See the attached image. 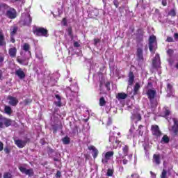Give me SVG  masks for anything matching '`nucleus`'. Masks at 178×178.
<instances>
[{"label":"nucleus","mask_w":178,"mask_h":178,"mask_svg":"<svg viewBox=\"0 0 178 178\" xmlns=\"http://www.w3.org/2000/svg\"><path fill=\"white\" fill-rule=\"evenodd\" d=\"M152 88H153L152 82H148V83H147V88L149 90H152Z\"/></svg>","instance_id":"49"},{"label":"nucleus","mask_w":178,"mask_h":178,"mask_svg":"<svg viewBox=\"0 0 178 178\" xmlns=\"http://www.w3.org/2000/svg\"><path fill=\"white\" fill-rule=\"evenodd\" d=\"M15 75H17L21 80L24 79L26 77V74L22 68H19L15 71Z\"/></svg>","instance_id":"21"},{"label":"nucleus","mask_w":178,"mask_h":178,"mask_svg":"<svg viewBox=\"0 0 178 178\" xmlns=\"http://www.w3.org/2000/svg\"><path fill=\"white\" fill-rule=\"evenodd\" d=\"M166 53H167V55H168V56H169L170 58H171L173 54H174V50L172 49H169L168 50H167Z\"/></svg>","instance_id":"40"},{"label":"nucleus","mask_w":178,"mask_h":178,"mask_svg":"<svg viewBox=\"0 0 178 178\" xmlns=\"http://www.w3.org/2000/svg\"><path fill=\"white\" fill-rule=\"evenodd\" d=\"M32 23V17L30 16L29 14H26L25 16V19L22 21V25L24 26H30Z\"/></svg>","instance_id":"16"},{"label":"nucleus","mask_w":178,"mask_h":178,"mask_svg":"<svg viewBox=\"0 0 178 178\" xmlns=\"http://www.w3.org/2000/svg\"><path fill=\"white\" fill-rule=\"evenodd\" d=\"M62 141H63V144L64 145H69L70 143V139L67 136L63 138Z\"/></svg>","instance_id":"32"},{"label":"nucleus","mask_w":178,"mask_h":178,"mask_svg":"<svg viewBox=\"0 0 178 178\" xmlns=\"http://www.w3.org/2000/svg\"><path fill=\"white\" fill-rule=\"evenodd\" d=\"M174 125H172V131L175 136H178V120L177 118H172Z\"/></svg>","instance_id":"14"},{"label":"nucleus","mask_w":178,"mask_h":178,"mask_svg":"<svg viewBox=\"0 0 178 178\" xmlns=\"http://www.w3.org/2000/svg\"><path fill=\"white\" fill-rule=\"evenodd\" d=\"M168 172L163 169L161 174V178H167Z\"/></svg>","instance_id":"38"},{"label":"nucleus","mask_w":178,"mask_h":178,"mask_svg":"<svg viewBox=\"0 0 178 178\" xmlns=\"http://www.w3.org/2000/svg\"><path fill=\"white\" fill-rule=\"evenodd\" d=\"M166 42H174V39L172 36H167Z\"/></svg>","instance_id":"42"},{"label":"nucleus","mask_w":178,"mask_h":178,"mask_svg":"<svg viewBox=\"0 0 178 178\" xmlns=\"http://www.w3.org/2000/svg\"><path fill=\"white\" fill-rule=\"evenodd\" d=\"M56 178H60L61 177V172L60 171H57L56 172Z\"/></svg>","instance_id":"56"},{"label":"nucleus","mask_w":178,"mask_h":178,"mask_svg":"<svg viewBox=\"0 0 178 178\" xmlns=\"http://www.w3.org/2000/svg\"><path fill=\"white\" fill-rule=\"evenodd\" d=\"M145 33V31L143 28L137 29V31H136V40L137 42V44L144 42Z\"/></svg>","instance_id":"4"},{"label":"nucleus","mask_w":178,"mask_h":178,"mask_svg":"<svg viewBox=\"0 0 178 178\" xmlns=\"http://www.w3.org/2000/svg\"><path fill=\"white\" fill-rule=\"evenodd\" d=\"M31 103H32V99H26L25 100H24V104H25V106H27Z\"/></svg>","instance_id":"41"},{"label":"nucleus","mask_w":178,"mask_h":178,"mask_svg":"<svg viewBox=\"0 0 178 178\" xmlns=\"http://www.w3.org/2000/svg\"><path fill=\"white\" fill-rule=\"evenodd\" d=\"M40 143L42 145H45V144H46L45 139L42 138V139L40 140Z\"/></svg>","instance_id":"55"},{"label":"nucleus","mask_w":178,"mask_h":178,"mask_svg":"<svg viewBox=\"0 0 178 178\" xmlns=\"http://www.w3.org/2000/svg\"><path fill=\"white\" fill-rule=\"evenodd\" d=\"M33 33L34 35L38 37H48V30L44 27H33Z\"/></svg>","instance_id":"2"},{"label":"nucleus","mask_w":178,"mask_h":178,"mask_svg":"<svg viewBox=\"0 0 178 178\" xmlns=\"http://www.w3.org/2000/svg\"><path fill=\"white\" fill-rule=\"evenodd\" d=\"M4 61V56H0V63H3Z\"/></svg>","instance_id":"63"},{"label":"nucleus","mask_w":178,"mask_h":178,"mask_svg":"<svg viewBox=\"0 0 178 178\" xmlns=\"http://www.w3.org/2000/svg\"><path fill=\"white\" fill-rule=\"evenodd\" d=\"M55 105H56V106H58V107H61L62 106L61 102L59 101V102H55Z\"/></svg>","instance_id":"58"},{"label":"nucleus","mask_w":178,"mask_h":178,"mask_svg":"<svg viewBox=\"0 0 178 178\" xmlns=\"http://www.w3.org/2000/svg\"><path fill=\"white\" fill-rule=\"evenodd\" d=\"M8 53L10 58H15L17 57V49L15 47L10 48L9 49Z\"/></svg>","instance_id":"22"},{"label":"nucleus","mask_w":178,"mask_h":178,"mask_svg":"<svg viewBox=\"0 0 178 178\" xmlns=\"http://www.w3.org/2000/svg\"><path fill=\"white\" fill-rule=\"evenodd\" d=\"M127 97V95L124 92H120L117 95L118 99H126Z\"/></svg>","instance_id":"28"},{"label":"nucleus","mask_w":178,"mask_h":178,"mask_svg":"<svg viewBox=\"0 0 178 178\" xmlns=\"http://www.w3.org/2000/svg\"><path fill=\"white\" fill-rule=\"evenodd\" d=\"M6 46V41L5 40V36L3 33L0 31V47H5Z\"/></svg>","instance_id":"24"},{"label":"nucleus","mask_w":178,"mask_h":178,"mask_svg":"<svg viewBox=\"0 0 178 178\" xmlns=\"http://www.w3.org/2000/svg\"><path fill=\"white\" fill-rule=\"evenodd\" d=\"M73 46L75 47V48H79L80 47V44L78 42H75L73 43Z\"/></svg>","instance_id":"53"},{"label":"nucleus","mask_w":178,"mask_h":178,"mask_svg":"<svg viewBox=\"0 0 178 178\" xmlns=\"http://www.w3.org/2000/svg\"><path fill=\"white\" fill-rule=\"evenodd\" d=\"M113 173H114V170L113 169H111V168L107 169V172H106V176L107 177L113 176Z\"/></svg>","instance_id":"33"},{"label":"nucleus","mask_w":178,"mask_h":178,"mask_svg":"<svg viewBox=\"0 0 178 178\" xmlns=\"http://www.w3.org/2000/svg\"><path fill=\"white\" fill-rule=\"evenodd\" d=\"M151 132L152 135H153L154 137H155L156 139H158L163 135V133L161 132L160 128L157 124H154L151 126Z\"/></svg>","instance_id":"6"},{"label":"nucleus","mask_w":178,"mask_h":178,"mask_svg":"<svg viewBox=\"0 0 178 178\" xmlns=\"http://www.w3.org/2000/svg\"><path fill=\"white\" fill-rule=\"evenodd\" d=\"M67 33H68V36H70V38H74V33H72V27H68Z\"/></svg>","instance_id":"36"},{"label":"nucleus","mask_w":178,"mask_h":178,"mask_svg":"<svg viewBox=\"0 0 178 178\" xmlns=\"http://www.w3.org/2000/svg\"><path fill=\"white\" fill-rule=\"evenodd\" d=\"M114 155V152H107L104 154V158L102 159V163L108 164V161Z\"/></svg>","instance_id":"10"},{"label":"nucleus","mask_w":178,"mask_h":178,"mask_svg":"<svg viewBox=\"0 0 178 178\" xmlns=\"http://www.w3.org/2000/svg\"><path fill=\"white\" fill-rule=\"evenodd\" d=\"M58 129V128L56 125H52V130L54 134H56Z\"/></svg>","instance_id":"46"},{"label":"nucleus","mask_w":178,"mask_h":178,"mask_svg":"<svg viewBox=\"0 0 178 178\" xmlns=\"http://www.w3.org/2000/svg\"><path fill=\"white\" fill-rule=\"evenodd\" d=\"M100 42V39L99 38H94V45H97L98 43Z\"/></svg>","instance_id":"50"},{"label":"nucleus","mask_w":178,"mask_h":178,"mask_svg":"<svg viewBox=\"0 0 178 178\" xmlns=\"http://www.w3.org/2000/svg\"><path fill=\"white\" fill-rule=\"evenodd\" d=\"M136 118L138 121H141L142 120V116L140 115V114H137Z\"/></svg>","instance_id":"54"},{"label":"nucleus","mask_w":178,"mask_h":178,"mask_svg":"<svg viewBox=\"0 0 178 178\" xmlns=\"http://www.w3.org/2000/svg\"><path fill=\"white\" fill-rule=\"evenodd\" d=\"M106 104V102L105 100V98L104 97H100V99H99V105L101 107L105 106Z\"/></svg>","instance_id":"29"},{"label":"nucleus","mask_w":178,"mask_h":178,"mask_svg":"<svg viewBox=\"0 0 178 178\" xmlns=\"http://www.w3.org/2000/svg\"><path fill=\"white\" fill-rule=\"evenodd\" d=\"M32 57H30V56H29V58H25L24 59H20V58H17V61L18 63H19L20 65H22L24 66H27L29 65V60H30V58H31Z\"/></svg>","instance_id":"19"},{"label":"nucleus","mask_w":178,"mask_h":178,"mask_svg":"<svg viewBox=\"0 0 178 178\" xmlns=\"http://www.w3.org/2000/svg\"><path fill=\"white\" fill-rule=\"evenodd\" d=\"M3 150V143L0 141V152Z\"/></svg>","instance_id":"60"},{"label":"nucleus","mask_w":178,"mask_h":178,"mask_svg":"<svg viewBox=\"0 0 178 178\" xmlns=\"http://www.w3.org/2000/svg\"><path fill=\"white\" fill-rule=\"evenodd\" d=\"M88 150L89 151H92V156L93 159H95L97 158L98 154H99V151L98 149L94 146V145H90L88 147Z\"/></svg>","instance_id":"18"},{"label":"nucleus","mask_w":178,"mask_h":178,"mask_svg":"<svg viewBox=\"0 0 178 178\" xmlns=\"http://www.w3.org/2000/svg\"><path fill=\"white\" fill-rule=\"evenodd\" d=\"M143 44L140 43V44H137V51L136 55L137 56V60L138 62L144 61V54L143 50Z\"/></svg>","instance_id":"5"},{"label":"nucleus","mask_w":178,"mask_h":178,"mask_svg":"<svg viewBox=\"0 0 178 178\" xmlns=\"http://www.w3.org/2000/svg\"><path fill=\"white\" fill-rule=\"evenodd\" d=\"M3 178H13V175L11 172H6L3 174Z\"/></svg>","instance_id":"35"},{"label":"nucleus","mask_w":178,"mask_h":178,"mask_svg":"<svg viewBox=\"0 0 178 178\" xmlns=\"http://www.w3.org/2000/svg\"><path fill=\"white\" fill-rule=\"evenodd\" d=\"M21 49L28 53V55L30 56V58H32V53L31 51V45L28 43H24L23 46L21 47Z\"/></svg>","instance_id":"15"},{"label":"nucleus","mask_w":178,"mask_h":178,"mask_svg":"<svg viewBox=\"0 0 178 178\" xmlns=\"http://www.w3.org/2000/svg\"><path fill=\"white\" fill-rule=\"evenodd\" d=\"M156 95L157 92L154 89H148L146 90V95H147L149 101H153L155 99Z\"/></svg>","instance_id":"8"},{"label":"nucleus","mask_w":178,"mask_h":178,"mask_svg":"<svg viewBox=\"0 0 178 178\" xmlns=\"http://www.w3.org/2000/svg\"><path fill=\"white\" fill-rule=\"evenodd\" d=\"M161 5L164 7L168 6V0H161Z\"/></svg>","instance_id":"48"},{"label":"nucleus","mask_w":178,"mask_h":178,"mask_svg":"<svg viewBox=\"0 0 178 178\" xmlns=\"http://www.w3.org/2000/svg\"><path fill=\"white\" fill-rule=\"evenodd\" d=\"M10 42L14 44L15 42V39L14 38V35H10Z\"/></svg>","instance_id":"59"},{"label":"nucleus","mask_w":178,"mask_h":178,"mask_svg":"<svg viewBox=\"0 0 178 178\" xmlns=\"http://www.w3.org/2000/svg\"><path fill=\"white\" fill-rule=\"evenodd\" d=\"M149 51L152 54H155L156 49H157V38L155 35H151L148 40Z\"/></svg>","instance_id":"1"},{"label":"nucleus","mask_w":178,"mask_h":178,"mask_svg":"<svg viewBox=\"0 0 178 178\" xmlns=\"http://www.w3.org/2000/svg\"><path fill=\"white\" fill-rule=\"evenodd\" d=\"M144 127L143 125L140 124L138 126V135L140 136H143V134H144V131H142V129Z\"/></svg>","instance_id":"37"},{"label":"nucleus","mask_w":178,"mask_h":178,"mask_svg":"<svg viewBox=\"0 0 178 178\" xmlns=\"http://www.w3.org/2000/svg\"><path fill=\"white\" fill-rule=\"evenodd\" d=\"M8 8L9 6L7 4L0 3V17L4 15Z\"/></svg>","instance_id":"17"},{"label":"nucleus","mask_w":178,"mask_h":178,"mask_svg":"<svg viewBox=\"0 0 178 178\" xmlns=\"http://www.w3.org/2000/svg\"><path fill=\"white\" fill-rule=\"evenodd\" d=\"M3 79V72L1 70H0V80H2Z\"/></svg>","instance_id":"61"},{"label":"nucleus","mask_w":178,"mask_h":178,"mask_svg":"<svg viewBox=\"0 0 178 178\" xmlns=\"http://www.w3.org/2000/svg\"><path fill=\"white\" fill-rule=\"evenodd\" d=\"M128 162L129 161L127 159H124V160H122V164L124 165H127Z\"/></svg>","instance_id":"62"},{"label":"nucleus","mask_w":178,"mask_h":178,"mask_svg":"<svg viewBox=\"0 0 178 178\" xmlns=\"http://www.w3.org/2000/svg\"><path fill=\"white\" fill-rule=\"evenodd\" d=\"M140 88V84L138 83H136L134 86V95H136L138 94V92L139 91Z\"/></svg>","instance_id":"31"},{"label":"nucleus","mask_w":178,"mask_h":178,"mask_svg":"<svg viewBox=\"0 0 178 178\" xmlns=\"http://www.w3.org/2000/svg\"><path fill=\"white\" fill-rule=\"evenodd\" d=\"M4 152L6 153V154H8L10 152V149L8 147H6L4 148Z\"/></svg>","instance_id":"52"},{"label":"nucleus","mask_w":178,"mask_h":178,"mask_svg":"<svg viewBox=\"0 0 178 178\" xmlns=\"http://www.w3.org/2000/svg\"><path fill=\"white\" fill-rule=\"evenodd\" d=\"M169 141H170V138L168 136V135H164L163 138L161 140V143L168 144Z\"/></svg>","instance_id":"25"},{"label":"nucleus","mask_w":178,"mask_h":178,"mask_svg":"<svg viewBox=\"0 0 178 178\" xmlns=\"http://www.w3.org/2000/svg\"><path fill=\"white\" fill-rule=\"evenodd\" d=\"M152 161L154 163H155L156 165H159L161 164V155L160 154H154L153 155V159Z\"/></svg>","instance_id":"20"},{"label":"nucleus","mask_w":178,"mask_h":178,"mask_svg":"<svg viewBox=\"0 0 178 178\" xmlns=\"http://www.w3.org/2000/svg\"><path fill=\"white\" fill-rule=\"evenodd\" d=\"M4 15L10 19H15L17 17V10L14 8H10L9 10L5 13Z\"/></svg>","instance_id":"7"},{"label":"nucleus","mask_w":178,"mask_h":178,"mask_svg":"<svg viewBox=\"0 0 178 178\" xmlns=\"http://www.w3.org/2000/svg\"><path fill=\"white\" fill-rule=\"evenodd\" d=\"M28 141H30V139L26 138V140H15V144L18 147V148L22 149L26 146Z\"/></svg>","instance_id":"11"},{"label":"nucleus","mask_w":178,"mask_h":178,"mask_svg":"<svg viewBox=\"0 0 178 178\" xmlns=\"http://www.w3.org/2000/svg\"><path fill=\"white\" fill-rule=\"evenodd\" d=\"M134 74L133 72L131 71L129 72V74H128V86H132L133 83H134Z\"/></svg>","instance_id":"23"},{"label":"nucleus","mask_w":178,"mask_h":178,"mask_svg":"<svg viewBox=\"0 0 178 178\" xmlns=\"http://www.w3.org/2000/svg\"><path fill=\"white\" fill-rule=\"evenodd\" d=\"M174 38H175V40H178V33H174Z\"/></svg>","instance_id":"64"},{"label":"nucleus","mask_w":178,"mask_h":178,"mask_svg":"<svg viewBox=\"0 0 178 178\" xmlns=\"http://www.w3.org/2000/svg\"><path fill=\"white\" fill-rule=\"evenodd\" d=\"M152 65H153V67L155 69H157L161 65V60H160V55L159 54H156L155 56V58L152 60Z\"/></svg>","instance_id":"9"},{"label":"nucleus","mask_w":178,"mask_h":178,"mask_svg":"<svg viewBox=\"0 0 178 178\" xmlns=\"http://www.w3.org/2000/svg\"><path fill=\"white\" fill-rule=\"evenodd\" d=\"M4 112L7 115H11L13 113L12 108L10 107L9 106H4Z\"/></svg>","instance_id":"27"},{"label":"nucleus","mask_w":178,"mask_h":178,"mask_svg":"<svg viewBox=\"0 0 178 178\" xmlns=\"http://www.w3.org/2000/svg\"><path fill=\"white\" fill-rule=\"evenodd\" d=\"M7 99L9 105L12 106H17L19 104V99L17 97L13 96H8Z\"/></svg>","instance_id":"13"},{"label":"nucleus","mask_w":178,"mask_h":178,"mask_svg":"<svg viewBox=\"0 0 178 178\" xmlns=\"http://www.w3.org/2000/svg\"><path fill=\"white\" fill-rule=\"evenodd\" d=\"M13 121L11 118H7L3 117V115H0V129H3L4 126L6 128L12 126Z\"/></svg>","instance_id":"3"},{"label":"nucleus","mask_w":178,"mask_h":178,"mask_svg":"<svg viewBox=\"0 0 178 178\" xmlns=\"http://www.w3.org/2000/svg\"><path fill=\"white\" fill-rule=\"evenodd\" d=\"M104 82H105L104 79H102V80H100V85H99L100 88H102V86Z\"/></svg>","instance_id":"57"},{"label":"nucleus","mask_w":178,"mask_h":178,"mask_svg":"<svg viewBox=\"0 0 178 178\" xmlns=\"http://www.w3.org/2000/svg\"><path fill=\"white\" fill-rule=\"evenodd\" d=\"M131 177H132V178H139L140 176H139V174H138V173H133V174H131Z\"/></svg>","instance_id":"47"},{"label":"nucleus","mask_w":178,"mask_h":178,"mask_svg":"<svg viewBox=\"0 0 178 178\" xmlns=\"http://www.w3.org/2000/svg\"><path fill=\"white\" fill-rule=\"evenodd\" d=\"M113 5L115 6V8H119V1L113 0Z\"/></svg>","instance_id":"44"},{"label":"nucleus","mask_w":178,"mask_h":178,"mask_svg":"<svg viewBox=\"0 0 178 178\" xmlns=\"http://www.w3.org/2000/svg\"><path fill=\"white\" fill-rule=\"evenodd\" d=\"M168 15L174 17L176 16V11L175 10L174 8H172L170 12L168 13Z\"/></svg>","instance_id":"39"},{"label":"nucleus","mask_w":178,"mask_h":178,"mask_svg":"<svg viewBox=\"0 0 178 178\" xmlns=\"http://www.w3.org/2000/svg\"><path fill=\"white\" fill-rule=\"evenodd\" d=\"M122 153L124 156H127L129 155V146L124 145V147H122Z\"/></svg>","instance_id":"30"},{"label":"nucleus","mask_w":178,"mask_h":178,"mask_svg":"<svg viewBox=\"0 0 178 178\" xmlns=\"http://www.w3.org/2000/svg\"><path fill=\"white\" fill-rule=\"evenodd\" d=\"M106 88L107 89V91L111 90V82L107 81L105 84Z\"/></svg>","instance_id":"43"},{"label":"nucleus","mask_w":178,"mask_h":178,"mask_svg":"<svg viewBox=\"0 0 178 178\" xmlns=\"http://www.w3.org/2000/svg\"><path fill=\"white\" fill-rule=\"evenodd\" d=\"M19 171L22 172V174H25L26 175H29V177H33L35 172H33V168H30L26 170L24 167H19Z\"/></svg>","instance_id":"12"},{"label":"nucleus","mask_w":178,"mask_h":178,"mask_svg":"<svg viewBox=\"0 0 178 178\" xmlns=\"http://www.w3.org/2000/svg\"><path fill=\"white\" fill-rule=\"evenodd\" d=\"M62 24H63V25L64 26H67V22L66 17L63 18V19H62Z\"/></svg>","instance_id":"45"},{"label":"nucleus","mask_w":178,"mask_h":178,"mask_svg":"<svg viewBox=\"0 0 178 178\" xmlns=\"http://www.w3.org/2000/svg\"><path fill=\"white\" fill-rule=\"evenodd\" d=\"M18 29L19 28L17 26H13L12 31H10V36H14L17 33Z\"/></svg>","instance_id":"34"},{"label":"nucleus","mask_w":178,"mask_h":178,"mask_svg":"<svg viewBox=\"0 0 178 178\" xmlns=\"http://www.w3.org/2000/svg\"><path fill=\"white\" fill-rule=\"evenodd\" d=\"M162 115L163 118H168L169 115H170V111L168 108V107L163 108Z\"/></svg>","instance_id":"26"},{"label":"nucleus","mask_w":178,"mask_h":178,"mask_svg":"<svg viewBox=\"0 0 178 178\" xmlns=\"http://www.w3.org/2000/svg\"><path fill=\"white\" fill-rule=\"evenodd\" d=\"M172 88H173V86L170 83H167V90L171 91Z\"/></svg>","instance_id":"51"}]
</instances>
